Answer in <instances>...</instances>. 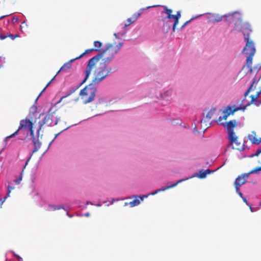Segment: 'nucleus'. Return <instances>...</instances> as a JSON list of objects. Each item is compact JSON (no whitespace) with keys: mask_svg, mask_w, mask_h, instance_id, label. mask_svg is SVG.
I'll use <instances>...</instances> for the list:
<instances>
[{"mask_svg":"<svg viewBox=\"0 0 261 261\" xmlns=\"http://www.w3.org/2000/svg\"><path fill=\"white\" fill-rule=\"evenodd\" d=\"M90 60L88 61L86 69L85 70V76L82 82L84 84L89 78L92 71H93L94 78L92 82L97 84L104 80L111 72V68H107V64L105 63L99 61H94L91 66H89Z\"/></svg>","mask_w":261,"mask_h":261,"instance_id":"1","label":"nucleus"},{"mask_svg":"<svg viewBox=\"0 0 261 261\" xmlns=\"http://www.w3.org/2000/svg\"><path fill=\"white\" fill-rule=\"evenodd\" d=\"M123 44V42H120L116 45L110 43L108 44L105 49H102L96 56L90 59L89 66H91L95 61H99L100 59L102 60V63L108 64L113 60L115 55L120 50Z\"/></svg>","mask_w":261,"mask_h":261,"instance_id":"2","label":"nucleus"},{"mask_svg":"<svg viewBox=\"0 0 261 261\" xmlns=\"http://www.w3.org/2000/svg\"><path fill=\"white\" fill-rule=\"evenodd\" d=\"M229 115H223L220 116L218 119V123L222 125L226 128L227 133L228 134V139L230 142H234L236 140V135L234 133V128L237 126L238 122L236 120H232L227 122H223V120H226Z\"/></svg>","mask_w":261,"mask_h":261,"instance_id":"3","label":"nucleus"},{"mask_svg":"<svg viewBox=\"0 0 261 261\" xmlns=\"http://www.w3.org/2000/svg\"><path fill=\"white\" fill-rule=\"evenodd\" d=\"M95 85L92 82L81 90L79 94L84 103H89L94 100L96 92Z\"/></svg>","mask_w":261,"mask_h":261,"instance_id":"4","label":"nucleus"},{"mask_svg":"<svg viewBox=\"0 0 261 261\" xmlns=\"http://www.w3.org/2000/svg\"><path fill=\"white\" fill-rule=\"evenodd\" d=\"M27 129H28L30 132L31 136H33V134H34L33 130V123L29 119H25L21 120L20 122L18 129L13 134L6 137L5 138V141H7L8 139L11 138L17 135L19 130L22 131L26 130Z\"/></svg>","mask_w":261,"mask_h":261,"instance_id":"5","label":"nucleus"},{"mask_svg":"<svg viewBox=\"0 0 261 261\" xmlns=\"http://www.w3.org/2000/svg\"><path fill=\"white\" fill-rule=\"evenodd\" d=\"M234 28L243 33L245 41L250 39L249 35L252 32V30L249 23L240 20L235 23Z\"/></svg>","mask_w":261,"mask_h":261,"instance_id":"6","label":"nucleus"},{"mask_svg":"<svg viewBox=\"0 0 261 261\" xmlns=\"http://www.w3.org/2000/svg\"><path fill=\"white\" fill-rule=\"evenodd\" d=\"M162 7L164 8V11L162 13H165L167 16L166 18H163L162 20L165 22L166 19L169 20L173 19L174 20V24L173 25L172 29L173 31L174 32L175 28L179 22V19L181 17L180 12L177 11L175 15H172V10L169 9L166 6H163Z\"/></svg>","mask_w":261,"mask_h":261,"instance_id":"7","label":"nucleus"},{"mask_svg":"<svg viewBox=\"0 0 261 261\" xmlns=\"http://www.w3.org/2000/svg\"><path fill=\"white\" fill-rule=\"evenodd\" d=\"M247 105L243 106V100H238L236 103L232 106H228L221 110L223 114H233L239 110L244 111Z\"/></svg>","mask_w":261,"mask_h":261,"instance_id":"8","label":"nucleus"},{"mask_svg":"<svg viewBox=\"0 0 261 261\" xmlns=\"http://www.w3.org/2000/svg\"><path fill=\"white\" fill-rule=\"evenodd\" d=\"M212 115H205L201 119H200V123L201 125V128L205 130L208 128L211 125L218 122V119L212 120Z\"/></svg>","mask_w":261,"mask_h":261,"instance_id":"9","label":"nucleus"},{"mask_svg":"<svg viewBox=\"0 0 261 261\" xmlns=\"http://www.w3.org/2000/svg\"><path fill=\"white\" fill-rule=\"evenodd\" d=\"M188 179H189V178H186V180ZM185 179H184L178 180V181H177V182L176 183L173 184L172 185L162 187V188L158 189V190H155L154 192H152V193H151L150 194H148L147 195H144L142 197H141L140 196H138V198H139V199H140L142 201H143L144 200V198L147 197L149 195H154L155 194H156L157 193H158L160 192L164 191H165L166 190H168V189H169L170 188L175 187V186H176L177 185V184H179V183H180V182H182L183 181H185Z\"/></svg>","mask_w":261,"mask_h":261,"instance_id":"10","label":"nucleus"},{"mask_svg":"<svg viewBox=\"0 0 261 261\" xmlns=\"http://www.w3.org/2000/svg\"><path fill=\"white\" fill-rule=\"evenodd\" d=\"M92 51V49H86L83 54L80 55L79 56L76 57L74 59H71L69 62L65 63L60 69V70L57 72V74H58L61 71H65L68 69H70L71 68V63L74 61L75 60L80 59L84 57L86 54L91 53Z\"/></svg>","mask_w":261,"mask_h":261,"instance_id":"11","label":"nucleus"},{"mask_svg":"<svg viewBox=\"0 0 261 261\" xmlns=\"http://www.w3.org/2000/svg\"><path fill=\"white\" fill-rule=\"evenodd\" d=\"M246 45L243 49V52L248 55H254L256 49L253 42L250 40H246Z\"/></svg>","mask_w":261,"mask_h":261,"instance_id":"12","label":"nucleus"},{"mask_svg":"<svg viewBox=\"0 0 261 261\" xmlns=\"http://www.w3.org/2000/svg\"><path fill=\"white\" fill-rule=\"evenodd\" d=\"M50 115H45L41 121L39 120L38 122L39 124V128L37 130V137H39V132L41 129L42 127L44 124L50 125L52 122V119L50 117Z\"/></svg>","mask_w":261,"mask_h":261,"instance_id":"13","label":"nucleus"},{"mask_svg":"<svg viewBox=\"0 0 261 261\" xmlns=\"http://www.w3.org/2000/svg\"><path fill=\"white\" fill-rule=\"evenodd\" d=\"M251 173H244L239 176L235 180L234 185H237L238 186H241L245 184L247 181V179L248 178Z\"/></svg>","mask_w":261,"mask_h":261,"instance_id":"14","label":"nucleus"},{"mask_svg":"<svg viewBox=\"0 0 261 261\" xmlns=\"http://www.w3.org/2000/svg\"><path fill=\"white\" fill-rule=\"evenodd\" d=\"M62 99H60L58 102H57L54 106H53L50 107L48 110V114H54L56 113H60L61 111L60 110L62 108V106L61 105V101Z\"/></svg>","mask_w":261,"mask_h":261,"instance_id":"15","label":"nucleus"},{"mask_svg":"<svg viewBox=\"0 0 261 261\" xmlns=\"http://www.w3.org/2000/svg\"><path fill=\"white\" fill-rule=\"evenodd\" d=\"M248 139L252 144L258 145L261 142V138L257 139L256 137V133L254 132H252L251 134L248 135Z\"/></svg>","mask_w":261,"mask_h":261,"instance_id":"16","label":"nucleus"},{"mask_svg":"<svg viewBox=\"0 0 261 261\" xmlns=\"http://www.w3.org/2000/svg\"><path fill=\"white\" fill-rule=\"evenodd\" d=\"M236 140L234 142H230V144L232 146L233 149H236L240 151L243 150L244 149L243 145L241 144V143L238 142V137L236 136Z\"/></svg>","mask_w":261,"mask_h":261,"instance_id":"17","label":"nucleus"},{"mask_svg":"<svg viewBox=\"0 0 261 261\" xmlns=\"http://www.w3.org/2000/svg\"><path fill=\"white\" fill-rule=\"evenodd\" d=\"M253 56L254 55H248L247 56L246 62L245 65L243 66V68L247 67L249 71H252V64Z\"/></svg>","mask_w":261,"mask_h":261,"instance_id":"18","label":"nucleus"},{"mask_svg":"<svg viewBox=\"0 0 261 261\" xmlns=\"http://www.w3.org/2000/svg\"><path fill=\"white\" fill-rule=\"evenodd\" d=\"M32 139L33 142V146L34 148L33 150V153H35L38 151V150L40 148L41 144L39 141L38 139H36L34 136V134H33V136H32Z\"/></svg>","mask_w":261,"mask_h":261,"instance_id":"19","label":"nucleus"},{"mask_svg":"<svg viewBox=\"0 0 261 261\" xmlns=\"http://www.w3.org/2000/svg\"><path fill=\"white\" fill-rule=\"evenodd\" d=\"M94 46L95 48H90V49H92V51H98L99 53L101 50H100V48L102 46V43L99 41H95L94 42Z\"/></svg>","mask_w":261,"mask_h":261,"instance_id":"20","label":"nucleus"},{"mask_svg":"<svg viewBox=\"0 0 261 261\" xmlns=\"http://www.w3.org/2000/svg\"><path fill=\"white\" fill-rule=\"evenodd\" d=\"M255 84L256 85L257 84V82L255 80H253V81H252V84H251V85L250 86V87H249L248 89L244 93V96L246 97L247 95H248V94L249 93V92L252 91V90H254L255 89V86H254V85Z\"/></svg>","mask_w":261,"mask_h":261,"instance_id":"21","label":"nucleus"},{"mask_svg":"<svg viewBox=\"0 0 261 261\" xmlns=\"http://www.w3.org/2000/svg\"><path fill=\"white\" fill-rule=\"evenodd\" d=\"M211 173V171L210 169H206L205 170H201L199 171L198 177L200 178H204L206 177L207 174Z\"/></svg>","mask_w":261,"mask_h":261,"instance_id":"22","label":"nucleus"},{"mask_svg":"<svg viewBox=\"0 0 261 261\" xmlns=\"http://www.w3.org/2000/svg\"><path fill=\"white\" fill-rule=\"evenodd\" d=\"M140 203V201L139 198H138V196H135V198L132 201H130L129 202V204L131 207H134L135 206L139 205Z\"/></svg>","mask_w":261,"mask_h":261,"instance_id":"23","label":"nucleus"},{"mask_svg":"<svg viewBox=\"0 0 261 261\" xmlns=\"http://www.w3.org/2000/svg\"><path fill=\"white\" fill-rule=\"evenodd\" d=\"M213 17L214 22H220L222 20L223 18L224 17V16H221L219 14H215L213 16Z\"/></svg>","mask_w":261,"mask_h":261,"instance_id":"24","label":"nucleus"},{"mask_svg":"<svg viewBox=\"0 0 261 261\" xmlns=\"http://www.w3.org/2000/svg\"><path fill=\"white\" fill-rule=\"evenodd\" d=\"M79 89V87H74L70 88V89L69 90L68 93L67 94V95L65 96H63L61 98V99H63L65 97H66L71 94H72L73 93H74L77 89Z\"/></svg>","mask_w":261,"mask_h":261,"instance_id":"25","label":"nucleus"},{"mask_svg":"<svg viewBox=\"0 0 261 261\" xmlns=\"http://www.w3.org/2000/svg\"><path fill=\"white\" fill-rule=\"evenodd\" d=\"M261 94V90L257 92L255 95H251V101L252 102H254L256 99L259 97L260 94Z\"/></svg>","mask_w":261,"mask_h":261,"instance_id":"26","label":"nucleus"},{"mask_svg":"<svg viewBox=\"0 0 261 261\" xmlns=\"http://www.w3.org/2000/svg\"><path fill=\"white\" fill-rule=\"evenodd\" d=\"M141 12H138L134 13L132 16V22L136 21L138 19V18L141 16Z\"/></svg>","mask_w":261,"mask_h":261,"instance_id":"27","label":"nucleus"},{"mask_svg":"<svg viewBox=\"0 0 261 261\" xmlns=\"http://www.w3.org/2000/svg\"><path fill=\"white\" fill-rule=\"evenodd\" d=\"M202 15H200L198 16H196V17H192L191 18L190 20L186 21L182 25L181 27H180V30H181L186 25H187L190 22H191L192 20L198 17L199 16H201Z\"/></svg>","mask_w":261,"mask_h":261,"instance_id":"28","label":"nucleus"},{"mask_svg":"<svg viewBox=\"0 0 261 261\" xmlns=\"http://www.w3.org/2000/svg\"><path fill=\"white\" fill-rule=\"evenodd\" d=\"M14 188L13 187H11V186H9L8 187V193H7V194L6 196L4 197V200H5L8 197H9L10 196V194L11 192V190L14 189Z\"/></svg>","mask_w":261,"mask_h":261,"instance_id":"29","label":"nucleus"},{"mask_svg":"<svg viewBox=\"0 0 261 261\" xmlns=\"http://www.w3.org/2000/svg\"><path fill=\"white\" fill-rule=\"evenodd\" d=\"M37 112V108L35 105H33L30 109V113L32 114H35Z\"/></svg>","mask_w":261,"mask_h":261,"instance_id":"30","label":"nucleus"},{"mask_svg":"<svg viewBox=\"0 0 261 261\" xmlns=\"http://www.w3.org/2000/svg\"><path fill=\"white\" fill-rule=\"evenodd\" d=\"M261 171V167H256L255 169L252 170L249 172V173H257V172Z\"/></svg>","mask_w":261,"mask_h":261,"instance_id":"31","label":"nucleus"},{"mask_svg":"<svg viewBox=\"0 0 261 261\" xmlns=\"http://www.w3.org/2000/svg\"><path fill=\"white\" fill-rule=\"evenodd\" d=\"M22 180V175H19V176L16 178L15 180H14V182L15 183L16 185H19V183H20V181Z\"/></svg>","mask_w":261,"mask_h":261,"instance_id":"32","label":"nucleus"},{"mask_svg":"<svg viewBox=\"0 0 261 261\" xmlns=\"http://www.w3.org/2000/svg\"><path fill=\"white\" fill-rule=\"evenodd\" d=\"M13 255L15 256L18 261H22V258L18 254L13 252Z\"/></svg>","mask_w":261,"mask_h":261,"instance_id":"33","label":"nucleus"},{"mask_svg":"<svg viewBox=\"0 0 261 261\" xmlns=\"http://www.w3.org/2000/svg\"><path fill=\"white\" fill-rule=\"evenodd\" d=\"M51 81H50L47 84V85H46V86L43 88V89L42 90V91L40 92V93L39 94V96H40L42 93L45 90V89H46V88L50 84V83H51Z\"/></svg>","mask_w":261,"mask_h":261,"instance_id":"34","label":"nucleus"},{"mask_svg":"<svg viewBox=\"0 0 261 261\" xmlns=\"http://www.w3.org/2000/svg\"><path fill=\"white\" fill-rule=\"evenodd\" d=\"M51 81H50L47 84V85H46V86L43 88V89L42 90V91L40 92V93L39 94V96H40L42 93L45 90V89H46V88L50 84V83H51Z\"/></svg>","mask_w":261,"mask_h":261,"instance_id":"35","label":"nucleus"},{"mask_svg":"<svg viewBox=\"0 0 261 261\" xmlns=\"http://www.w3.org/2000/svg\"><path fill=\"white\" fill-rule=\"evenodd\" d=\"M127 21L128 23H126L125 24V27L129 25L130 24H132V23H133L134 22H132V17L131 18H128L127 19Z\"/></svg>","mask_w":261,"mask_h":261,"instance_id":"36","label":"nucleus"},{"mask_svg":"<svg viewBox=\"0 0 261 261\" xmlns=\"http://www.w3.org/2000/svg\"><path fill=\"white\" fill-rule=\"evenodd\" d=\"M170 22V21H167V22H166V31H168V30L170 29V27H171V24Z\"/></svg>","mask_w":261,"mask_h":261,"instance_id":"37","label":"nucleus"},{"mask_svg":"<svg viewBox=\"0 0 261 261\" xmlns=\"http://www.w3.org/2000/svg\"><path fill=\"white\" fill-rule=\"evenodd\" d=\"M260 153H261V149H258L256 150V153L252 154L251 156H258Z\"/></svg>","mask_w":261,"mask_h":261,"instance_id":"38","label":"nucleus"},{"mask_svg":"<svg viewBox=\"0 0 261 261\" xmlns=\"http://www.w3.org/2000/svg\"><path fill=\"white\" fill-rule=\"evenodd\" d=\"M27 27V24L25 21H23L21 25H20V29L22 30V28H25Z\"/></svg>","mask_w":261,"mask_h":261,"instance_id":"39","label":"nucleus"},{"mask_svg":"<svg viewBox=\"0 0 261 261\" xmlns=\"http://www.w3.org/2000/svg\"><path fill=\"white\" fill-rule=\"evenodd\" d=\"M216 110V108H213V109H211L208 113L207 114H213V113L215 112Z\"/></svg>","mask_w":261,"mask_h":261,"instance_id":"40","label":"nucleus"},{"mask_svg":"<svg viewBox=\"0 0 261 261\" xmlns=\"http://www.w3.org/2000/svg\"><path fill=\"white\" fill-rule=\"evenodd\" d=\"M172 93V91H167V92H166L164 95L165 96V95H170Z\"/></svg>","mask_w":261,"mask_h":261,"instance_id":"41","label":"nucleus"},{"mask_svg":"<svg viewBox=\"0 0 261 261\" xmlns=\"http://www.w3.org/2000/svg\"><path fill=\"white\" fill-rule=\"evenodd\" d=\"M234 186H235V189H236V192L238 193V192H240V189H239V187L240 186H238L237 185H234Z\"/></svg>","mask_w":261,"mask_h":261,"instance_id":"42","label":"nucleus"},{"mask_svg":"<svg viewBox=\"0 0 261 261\" xmlns=\"http://www.w3.org/2000/svg\"><path fill=\"white\" fill-rule=\"evenodd\" d=\"M7 38V36L3 35L2 34L0 35V39L2 40H4Z\"/></svg>","mask_w":261,"mask_h":261,"instance_id":"43","label":"nucleus"},{"mask_svg":"<svg viewBox=\"0 0 261 261\" xmlns=\"http://www.w3.org/2000/svg\"><path fill=\"white\" fill-rule=\"evenodd\" d=\"M4 201V199L3 200H2V199H0V207H2V205H3Z\"/></svg>","mask_w":261,"mask_h":261,"instance_id":"44","label":"nucleus"},{"mask_svg":"<svg viewBox=\"0 0 261 261\" xmlns=\"http://www.w3.org/2000/svg\"><path fill=\"white\" fill-rule=\"evenodd\" d=\"M242 199H243V201H244L245 203H246L247 205H249V204H248V202H247V199H246L245 197H242Z\"/></svg>","mask_w":261,"mask_h":261,"instance_id":"45","label":"nucleus"},{"mask_svg":"<svg viewBox=\"0 0 261 261\" xmlns=\"http://www.w3.org/2000/svg\"><path fill=\"white\" fill-rule=\"evenodd\" d=\"M18 20V18H16V17H13V18L12 19V21L13 22H16Z\"/></svg>","mask_w":261,"mask_h":261,"instance_id":"46","label":"nucleus"},{"mask_svg":"<svg viewBox=\"0 0 261 261\" xmlns=\"http://www.w3.org/2000/svg\"><path fill=\"white\" fill-rule=\"evenodd\" d=\"M237 193L239 194V195L241 197H242H242H243V194H242L241 192H238V193Z\"/></svg>","mask_w":261,"mask_h":261,"instance_id":"47","label":"nucleus"},{"mask_svg":"<svg viewBox=\"0 0 261 261\" xmlns=\"http://www.w3.org/2000/svg\"><path fill=\"white\" fill-rule=\"evenodd\" d=\"M57 75H58V74H56V75H55V76L52 78V79H51L50 81H51V82H53V81H54V80H55V79L56 76Z\"/></svg>","mask_w":261,"mask_h":261,"instance_id":"48","label":"nucleus"},{"mask_svg":"<svg viewBox=\"0 0 261 261\" xmlns=\"http://www.w3.org/2000/svg\"><path fill=\"white\" fill-rule=\"evenodd\" d=\"M9 37H10L11 39H14V37H13V35H12V34H10L8 36Z\"/></svg>","mask_w":261,"mask_h":261,"instance_id":"49","label":"nucleus"},{"mask_svg":"<svg viewBox=\"0 0 261 261\" xmlns=\"http://www.w3.org/2000/svg\"><path fill=\"white\" fill-rule=\"evenodd\" d=\"M53 207H54V210H57V209H58V210L60 209V207H57V208H56V207H55V206H53Z\"/></svg>","mask_w":261,"mask_h":261,"instance_id":"50","label":"nucleus"},{"mask_svg":"<svg viewBox=\"0 0 261 261\" xmlns=\"http://www.w3.org/2000/svg\"><path fill=\"white\" fill-rule=\"evenodd\" d=\"M5 17V16H1V17H0V20L2 19H3V18H4Z\"/></svg>","mask_w":261,"mask_h":261,"instance_id":"51","label":"nucleus"},{"mask_svg":"<svg viewBox=\"0 0 261 261\" xmlns=\"http://www.w3.org/2000/svg\"><path fill=\"white\" fill-rule=\"evenodd\" d=\"M40 116H41V115H39L38 117L37 118H36V120L37 119H40Z\"/></svg>","mask_w":261,"mask_h":261,"instance_id":"52","label":"nucleus"},{"mask_svg":"<svg viewBox=\"0 0 261 261\" xmlns=\"http://www.w3.org/2000/svg\"><path fill=\"white\" fill-rule=\"evenodd\" d=\"M28 161L26 162V163H25V166H24V168H25V167L26 165H27V164H28Z\"/></svg>","mask_w":261,"mask_h":261,"instance_id":"53","label":"nucleus"},{"mask_svg":"<svg viewBox=\"0 0 261 261\" xmlns=\"http://www.w3.org/2000/svg\"><path fill=\"white\" fill-rule=\"evenodd\" d=\"M249 207H250V208L251 211H252V208H251V205H250V204H249Z\"/></svg>","mask_w":261,"mask_h":261,"instance_id":"54","label":"nucleus"},{"mask_svg":"<svg viewBox=\"0 0 261 261\" xmlns=\"http://www.w3.org/2000/svg\"><path fill=\"white\" fill-rule=\"evenodd\" d=\"M127 205V202H125V203H124V205Z\"/></svg>","mask_w":261,"mask_h":261,"instance_id":"55","label":"nucleus"},{"mask_svg":"<svg viewBox=\"0 0 261 261\" xmlns=\"http://www.w3.org/2000/svg\"><path fill=\"white\" fill-rule=\"evenodd\" d=\"M163 28H165V24L164 23V25H163Z\"/></svg>","mask_w":261,"mask_h":261,"instance_id":"56","label":"nucleus"},{"mask_svg":"<svg viewBox=\"0 0 261 261\" xmlns=\"http://www.w3.org/2000/svg\"><path fill=\"white\" fill-rule=\"evenodd\" d=\"M82 84H82V83H81V84H80V85H79V86H78V87H80V86H81V85H82Z\"/></svg>","mask_w":261,"mask_h":261,"instance_id":"57","label":"nucleus"},{"mask_svg":"<svg viewBox=\"0 0 261 261\" xmlns=\"http://www.w3.org/2000/svg\"><path fill=\"white\" fill-rule=\"evenodd\" d=\"M18 35H16V36H15V37H18Z\"/></svg>","mask_w":261,"mask_h":261,"instance_id":"58","label":"nucleus"},{"mask_svg":"<svg viewBox=\"0 0 261 261\" xmlns=\"http://www.w3.org/2000/svg\"><path fill=\"white\" fill-rule=\"evenodd\" d=\"M2 67V65L0 64V69Z\"/></svg>","mask_w":261,"mask_h":261,"instance_id":"59","label":"nucleus"}]
</instances>
